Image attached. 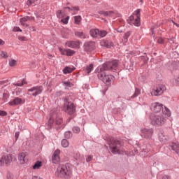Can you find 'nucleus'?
Instances as JSON below:
<instances>
[{"instance_id":"f03ea898","label":"nucleus","mask_w":179,"mask_h":179,"mask_svg":"<svg viewBox=\"0 0 179 179\" xmlns=\"http://www.w3.org/2000/svg\"><path fill=\"white\" fill-rule=\"evenodd\" d=\"M169 117H171V111L164 106V108L162 109V113L150 116L151 124L155 127H163L167 122Z\"/></svg>"},{"instance_id":"7c9ffc66","label":"nucleus","mask_w":179,"mask_h":179,"mask_svg":"<svg viewBox=\"0 0 179 179\" xmlns=\"http://www.w3.org/2000/svg\"><path fill=\"white\" fill-rule=\"evenodd\" d=\"M107 36V31L101 30L99 32V37H106Z\"/></svg>"},{"instance_id":"72a5a7b5","label":"nucleus","mask_w":179,"mask_h":179,"mask_svg":"<svg viewBox=\"0 0 179 179\" xmlns=\"http://www.w3.org/2000/svg\"><path fill=\"white\" fill-rule=\"evenodd\" d=\"M64 136L66 139H69V138H72V132L71 131H66L64 133Z\"/></svg>"},{"instance_id":"1a4fd4ad","label":"nucleus","mask_w":179,"mask_h":179,"mask_svg":"<svg viewBox=\"0 0 179 179\" xmlns=\"http://www.w3.org/2000/svg\"><path fill=\"white\" fill-rule=\"evenodd\" d=\"M165 90L166 86L161 85L154 88L151 92V94L152 96H161V94H163Z\"/></svg>"},{"instance_id":"37998d69","label":"nucleus","mask_w":179,"mask_h":179,"mask_svg":"<svg viewBox=\"0 0 179 179\" xmlns=\"http://www.w3.org/2000/svg\"><path fill=\"white\" fill-rule=\"evenodd\" d=\"M6 115H8V113L3 110H0V116L1 117H6Z\"/></svg>"},{"instance_id":"5701e85b","label":"nucleus","mask_w":179,"mask_h":179,"mask_svg":"<svg viewBox=\"0 0 179 179\" xmlns=\"http://www.w3.org/2000/svg\"><path fill=\"white\" fill-rule=\"evenodd\" d=\"M99 15H103V16H113L114 13L113 11H99Z\"/></svg>"},{"instance_id":"79ce46f5","label":"nucleus","mask_w":179,"mask_h":179,"mask_svg":"<svg viewBox=\"0 0 179 179\" xmlns=\"http://www.w3.org/2000/svg\"><path fill=\"white\" fill-rule=\"evenodd\" d=\"M18 40H20V41H27V38L25 36H18Z\"/></svg>"},{"instance_id":"de8ad7c7","label":"nucleus","mask_w":179,"mask_h":179,"mask_svg":"<svg viewBox=\"0 0 179 179\" xmlns=\"http://www.w3.org/2000/svg\"><path fill=\"white\" fill-rule=\"evenodd\" d=\"M157 43H159V44H163V43H164V40H163L162 38H159L157 39Z\"/></svg>"},{"instance_id":"a19ab883","label":"nucleus","mask_w":179,"mask_h":179,"mask_svg":"<svg viewBox=\"0 0 179 179\" xmlns=\"http://www.w3.org/2000/svg\"><path fill=\"white\" fill-rule=\"evenodd\" d=\"M60 153H61V151L59 150H56L53 155L54 157H58Z\"/></svg>"},{"instance_id":"f257e3e1","label":"nucleus","mask_w":179,"mask_h":179,"mask_svg":"<svg viewBox=\"0 0 179 179\" xmlns=\"http://www.w3.org/2000/svg\"><path fill=\"white\" fill-rule=\"evenodd\" d=\"M117 66L118 61L114 60L98 66L95 71L97 73L98 78L103 81L105 85H111V83L114 80V77L113 75L108 74L106 71H117Z\"/></svg>"},{"instance_id":"9d476101","label":"nucleus","mask_w":179,"mask_h":179,"mask_svg":"<svg viewBox=\"0 0 179 179\" xmlns=\"http://www.w3.org/2000/svg\"><path fill=\"white\" fill-rule=\"evenodd\" d=\"M43 90V88L41 86H36L28 90V92L31 96H38V94H41Z\"/></svg>"},{"instance_id":"4d7b16f0","label":"nucleus","mask_w":179,"mask_h":179,"mask_svg":"<svg viewBox=\"0 0 179 179\" xmlns=\"http://www.w3.org/2000/svg\"><path fill=\"white\" fill-rule=\"evenodd\" d=\"M125 155H127V156H134L131 152L129 154L126 152Z\"/></svg>"},{"instance_id":"b1692460","label":"nucleus","mask_w":179,"mask_h":179,"mask_svg":"<svg viewBox=\"0 0 179 179\" xmlns=\"http://www.w3.org/2000/svg\"><path fill=\"white\" fill-rule=\"evenodd\" d=\"M75 36L79 37L80 38H85L86 35L83 31H76L75 32Z\"/></svg>"},{"instance_id":"20e7f679","label":"nucleus","mask_w":179,"mask_h":179,"mask_svg":"<svg viewBox=\"0 0 179 179\" xmlns=\"http://www.w3.org/2000/svg\"><path fill=\"white\" fill-rule=\"evenodd\" d=\"M57 177L69 178L72 176V170L71 169V164H61L59 165L56 170Z\"/></svg>"},{"instance_id":"c756f323","label":"nucleus","mask_w":179,"mask_h":179,"mask_svg":"<svg viewBox=\"0 0 179 179\" xmlns=\"http://www.w3.org/2000/svg\"><path fill=\"white\" fill-rule=\"evenodd\" d=\"M17 64V61H16V60H15L13 59H10L9 60V65H10V66H16Z\"/></svg>"},{"instance_id":"864d4df0","label":"nucleus","mask_w":179,"mask_h":179,"mask_svg":"<svg viewBox=\"0 0 179 179\" xmlns=\"http://www.w3.org/2000/svg\"><path fill=\"white\" fill-rule=\"evenodd\" d=\"M30 30H32V31H36V28H34V27H31Z\"/></svg>"},{"instance_id":"3c124183","label":"nucleus","mask_w":179,"mask_h":179,"mask_svg":"<svg viewBox=\"0 0 179 179\" xmlns=\"http://www.w3.org/2000/svg\"><path fill=\"white\" fill-rule=\"evenodd\" d=\"M86 162H92V157H87V158H86Z\"/></svg>"},{"instance_id":"412c9836","label":"nucleus","mask_w":179,"mask_h":179,"mask_svg":"<svg viewBox=\"0 0 179 179\" xmlns=\"http://www.w3.org/2000/svg\"><path fill=\"white\" fill-rule=\"evenodd\" d=\"M85 73H90L92 71H93V64H90L89 66H87L85 68L83 69Z\"/></svg>"},{"instance_id":"c03bdc74","label":"nucleus","mask_w":179,"mask_h":179,"mask_svg":"<svg viewBox=\"0 0 179 179\" xmlns=\"http://www.w3.org/2000/svg\"><path fill=\"white\" fill-rule=\"evenodd\" d=\"M3 103H6V101H8V95L6 94H3Z\"/></svg>"},{"instance_id":"f3484780","label":"nucleus","mask_w":179,"mask_h":179,"mask_svg":"<svg viewBox=\"0 0 179 179\" xmlns=\"http://www.w3.org/2000/svg\"><path fill=\"white\" fill-rule=\"evenodd\" d=\"M84 45L87 51H92V50L96 48V43L94 42H87Z\"/></svg>"},{"instance_id":"c9c22d12","label":"nucleus","mask_w":179,"mask_h":179,"mask_svg":"<svg viewBox=\"0 0 179 179\" xmlns=\"http://www.w3.org/2000/svg\"><path fill=\"white\" fill-rule=\"evenodd\" d=\"M69 20V16H67L66 18H63L61 20V22L64 23V24H68V22Z\"/></svg>"},{"instance_id":"603ef678","label":"nucleus","mask_w":179,"mask_h":179,"mask_svg":"<svg viewBox=\"0 0 179 179\" xmlns=\"http://www.w3.org/2000/svg\"><path fill=\"white\" fill-rule=\"evenodd\" d=\"M162 179H170V177H169L168 176H163Z\"/></svg>"},{"instance_id":"5fc2aeb1","label":"nucleus","mask_w":179,"mask_h":179,"mask_svg":"<svg viewBox=\"0 0 179 179\" xmlns=\"http://www.w3.org/2000/svg\"><path fill=\"white\" fill-rule=\"evenodd\" d=\"M32 179H41V178H38V176H33Z\"/></svg>"},{"instance_id":"49530a36","label":"nucleus","mask_w":179,"mask_h":179,"mask_svg":"<svg viewBox=\"0 0 179 179\" xmlns=\"http://www.w3.org/2000/svg\"><path fill=\"white\" fill-rule=\"evenodd\" d=\"M18 160L20 162V164H23V163H24V158L23 157L18 158Z\"/></svg>"},{"instance_id":"a878e982","label":"nucleus","mask_w":179,"mask_h":179,"mask_svg":"<svg viewBox=\"0 0 179 179\" xmlns=\"http://www.w3.org/2000/svg\"><path fill=\"white\" fill-rule=\"evenodd\" d=\"M75 69V68H71V67H66L64 70L63 72L64 73L66 74V73H71L72 72H73V70Z\"/></svg>"},{"instance_id":"423d86ee","label":"nucleus","mask_w":179,"mask_h":179,"mask_svg":"<svg viewBox=\"0 0 179 179\" xmlns=\"http://www.w3.org/2000/svg\"><path fill=\"white\" fill-rule=\"evenodd\" d=\"M174 135V131L171 130V129L161 130L159 133V141L162 143L167 142V141L171 139Z\"/></svg>"},{"instance_id":"2eb2a0df","label":"nucleus","mask_w":179,"mask_h":179,"mask_svg":"<svg viewBox=\"0 0 179 179\" xmlns=\"http://www.w3.org/2000/svg\"><path fill=\"white\" fill-rule=\"evenodd\" d=\"M66 45L69 47L70 48H79V45H80V42L79 41H69L66 43Z\"/></svg>"},{"instance_id":"6ab92c4d","label":"nucleus","mask_w":179,"mask_h":179,"mask_svg":"<svg viewBox=\"0 0 179 179\" xmlns=\"http://www.w3.org/2000/svg\"><path fill=\"white\" fill-rule=\"evenodd\" d=\"M33 19H34V17H24L20 20V23L22 26H24V27H27L29 25L26 24V22H27L28 20H33Z\"/></svg>"},{"instance_id":"680f3d73","label":"nucleus","mask_w":179,"mask_h":179,"mask_svg":"<svg viewBox=\"0 0 179 179\" xmlns=\"http://www.w3.org/2000/svg\"><path fill=\"white\" fill-rule=\"evenodd\" d=\"M174 24H176V26H177V27H179V24H176V23H174Z\"/></svg>"},{"instance_id":"dca6fc26","label":"nucleus","mask_w":179,"mask_h":179,"mask_svg":"<svg viewBox=\"0 0 179 179\" xmlns=\"http://www.w3.org/2000/svg\"><path fill=\"white\" fill-rule=\"evenodd\" d=\"M11 162L12 158L1 157L0 158V166H8V164H10Z\"/></svg>"},{"instance_id":"0eeeda50","label":"nucleus","mask_w":179,"mask_h":179,"mask_svg":"<svg viewBox=\"0 0 179 179\" xmlns=\"http://www.w3.org/2000/svg\"><path fill=\"white\" fill-rule=\"evenodd\" d=\"M129 24H134L136 27L141 26V10L134 11L133 15L128 19Z\"/></svg>"},{"instance_id":"a211bd4d","label":"nucleus","mask_w":179,"mask_h":179,"mask_svg":"<svg viewBox=\"0 0 179 179\" xmlns=\"http://www.w3.org/2000/svg\"><path fill=\"white\" fill-rule=\"evenodd\" d=\"M100 45H101V47H106V48H111V47L114 45V43L103 39L100 41Z\"/></svg>"},{"instance_id":"bf43d9fd","label":"nucleus","mask_w":179,"mask_h":179,"mask_svg":"<svg viewBox=\"0 0 179 179\" xmlns=\"http://www.w3.org/2000/svg\"><path fill=\"white\" fill-rule=\"evenodd\" d=\"M75 156H76V157H79V156H80V154H79L78 152H77Z\"/></svg>"},{"instance_id":"58836bf2","label":"nucleus","mask_w":179,"mask_h":179,"mask_svg":"<svg viewBox=\"0 0 179 179\" xmlns=\"http://www.w3.org/2000/svg\"><path fill=\"white\" fill-rule=\"evenodd\" d=\"M73 131H74L75 134H79V132H80V128L78 127H74L73 128Z\"/></svg>"},{"instance_id":"09e8293b","label":"nucleus","mask_w":179,"mask_h":179,"mask_svg":"<svg viewBox=\"0 0 179 179\" xmlns=\"http://www.w3.org/2000/svg\"><path fill=\"white\" fill-rule=\"evenodd\" d=\"M26 156H27V155H26V153H24V152H21V153L19 155V157H26Z\"/></svg>"},{"instance_id":"4be33fe9","label":"nucleus","mask_w":179,"mask_h":179,"mask_svg":"<svg viewBox=\"0 0 179 179\" xmlns=\"http://www.w3.org/2000/svg\"><path fill=\"white\" fill-rule=\"evenodd\" d=\"M43 166V162L41 161H38L35 162V164L33 166L34 170H38L41 166Z\"/></svg>"},{"instance_id":"cd10ccee","label":"nucleus","mask_w":179,"mask_h":179,"mask_svg":"<svg viewBox=\"0 0 179 179\" xmlns=\"http://www.w3.org/2000/svg\"><path fill=\"white\" fill-rule=\"evenodd\" d=\"M69 33H71V31H69V29H64L62 32V34L64 38H66V37H68V36L69 35Z\"/></svg>"},{"instance_id":"e433bc0d","label":"nucleus","mask_w":179,"mask_h":179,"mask_svg":"<svg viewBox=\"0 0 179 179\" xmlns=\"http://www.w3.org/2000/svg\"><path fill=\"white\" fill-rule=\"evenodd\" d=\"M139 94H141V90L136 88L132 97H137V96H139Z\"/></svg>"},{"instance_id":"7ed1b4c3","label":"nucleus","mask_w":179,"mask_h":179,"mask_svg":"<svg viewBox=\"0 0 179 179\" xmlns=\"http://www.w3.org/2000/svg\"><path fill=\"white\" fill-rule=\"evenodd\" d=\"M50 127H55V128H61L62 127V119L58 114V110L54 108L50 110V119H49Z\"/></svg>"},{"instance_id":"bb28decb","label":"nucleus","mask_w":179,"mask_h":179,"mask_svg":"<svg viewBox=\"0 0 179 179\" xmlns=\"http://www.w3.org/2000/svg\"><path fill=\"white\" fill-rule=\"evenodd\" d=\"M62 146L63 148H68V146H69V141L66 139H63L62 141Z\"/></svg>"},{"instance_id":"f704fd0d","label":"nucleus","mask_w":179,"mask_h":179,"mask_svg":"<svg viewBox=\"0 0 179 179\" xmlns=\"http://www.w3.org/2000/svg\"><path fill=\"white\" fill-rule=\"evenodd\" d=\"M64 85L66 86V87H72L73 86V84H72L69 81H65L63 83Z\"/></svg>"},{"instance_id":"aec40b11","label":"nucleus","mask_w":179,"mask_h":179,"mask_svg":"<svg viewBox=\"0 0 179 179\" xmlns=\"http://www.w3.org/2000/svg\"><path fill=\"white\" fill-rule=\"evenodd\" d=\"M99 31L98 29H92L90 30V34L92 37H94V38H97L99 37Z\"/></svg>"},{"instance_id":"2f4dec72","label":"nucleus","mask_w":179,"mask_h":179,"mask_svg":"<svg viewBox=\"0 0 179 179\" xmlns=\"http://www.w3.org/2000/svg\"><path fill=\"white\" fill-rule=\"evenodd\" d=\"M82 20V17L80 16H76L74 17V22L76 24H79Z\"/></svg>"},{"instance_id":"6e6552de","label":"nucleus","mask_w":179,"mask_h":179,"mask_svg":"<svg viewBox=\"0 0 179 179\" xmlns=\"http://www.w3.org/2000/svg\"><path fill=\"white\" fill-rule=\"evenodd\" d=\"M63 110L70 115L75 114V111H76V109L75 108V104L71 101H69L66 99L63 107Z\"/></svg>"},{"instance_id":"052dcab7","label":"nucleus","mask_w":179,"mask_h":179,"mask_svg":"<svg viewBox=\"0 0 179 179\" xmlns=\"http://www.w3.org/2000/svg\"><path fill=\"white\" fill-rule=\"evenodd\" d=\"M176 81L177 82V83H179V79H178V78L176 80Z\"/></svg>"},{"instance_id":"f8f14e48","label":"nucleus","mask_w":179,"mask_h":179,"mask_svg":"<svg viewBox=\"0 0 179 179\" xmlns=\"http://www.w3.org/2000/svg\"><path fill=\"white\" fill-rule=\"evenodd\" d=\"M25 100L19 97L15 98L13 101L8 102L9 106H19L20 104H24Z\"/></svg>"},{"instance_id":"ea45409f","label":"nucleus","mask_w":179,"mask_h":179,"mask_svg":"<svg viewBox=\"0 0 179 179\" xmlns=\"http://www.w3.org/2000/svg\"><path fill=\"white\" fill-rule=\"evenodd\" d=\"M26 83V79H23L20 83H17L16 86H23V85H25Z\"/></svg>"},{"instance_id":"c85d7f7f","label":"nucleus","mask_w":179,"mask_h":179,"mask_svg":"<svg viewBox=\"0 0 179 179\" xmlns=\"http://www.w3.org/2000/svg\"><path fill=\"white\" fill-rule=\"evenodd\" d=\"M64 15H65V14L64 13V12H62V10H57V17H59V19L64 17Z\"/></svg>"},{"instance_id":"6e6d98bb","label":"nucleus","mask_w":179,"mask_h":179,"mask_svg":"<svg viewBox=\"0 0 179 179\" xmlns=\"http://www.w3.org/2000/svg\"><path fill=\"white\" fill-rule=\"evenodd\" d=\"M73 10H76V11L79 10V8H78V7H74V8H73Z\"/></svg>"},{"instance_id":"4c0bfd02","label":"nucleus","mask_w":179,"mask_h":179,"mask_svg":"<svg viewBox=\"0 0 179 179\" xmlns=\"http://www.w3.org/2000/svg\"><path fill=\"white\" fill-rule=\"evenodd\" d=\"M36 3V1L34 0H28L27 2V5H28V6H30L31 5H35Z\"/></svg>"},{"instance_id":"39448f33","label":"nucleus","mask_w":179,"mask_h":179,"mask_svg":"<svg viewBox=\"0 0 179 179\" xmlns=\"http://www.w3.org/2000/svg\"><path fill=\"white\" fill-rule=\"evenodd\" d=\"M108 145L112 153L114 155H121V152H122L121 148V141L111 138Z\"/></svg>"},{"instance_id":"8fccbe9b","label":"nucleus","mask_w":179,"mask_h":179,"mask_svg":"<svg viewBox=\"0 0 179 179\" xmlns=\"http://www.w3.org/2000/svg\"><path fill=\"white\" fill-rule=\"evenodd\" d=\"M5 44V42L3 41V40L0 39V45H3Z\"/></svg>"},{"instance_id":"e2e57ef3","label":"nucleus","mask_w":179,"mask_h":179,"mask_svg":"<svg viewBox=\"0 0 179 179\" xmlns=\"http://www.w3.org/2000/svg\"><path fill=\"white\" fill-rule=\"evenodd\" d=\"M140 2H141V3H143V0H140Z\"/></svg>"},{"instance_id":"0e129e2a","label":"nucleus","mask_w":179,"mask_h":179,"mask_svg":"<svg viewBox=\"0 0 179 179\" xmlns=\"http://www.w3.org/2000/svg\"><path fill=\"white\" fill-rule=\"evenodd\" d=\"M95 1H98V0H95Z\"/></svg>"},{"instance_id":"393cba45","label":"nucleus","mask_w":179,"mask_h":179,"mask_svg":"<svg viewBox=\"0 0 179 179\" xmlns=\"http://www.w3.org/2000/svg\"><path fill=\"white\" fill-rule=\"evenodd\" d=\"M61 162H62V161L61 160V158H59V157H52V162L54 164H59L61 163Z\"/></svg>"},{"instance_id":"4468645a","label":"nucleus","mask_w":179,"mask_h":179,"mask_svg":"<svg viewBox=\"0 0 179 179\" xmlns=\"http://www.w3.org/2000/svg\"><path fill=\"white\" fill-rule=\"evenodd\" d=\"M141 134L143 136L146 138H152V135L153 134V129H142Z\"/></svg>"},{"instance_id":"473e14b6","label":"nucleus","mask_w":179,"mask_h":179,"mask_svg":"<svg viewBox=\"0 0 179 179\" xmlns=\"http://www.w3.org/2000/svg\"><path fill=\"white\" fill-rule=\"evenodd\" d=\"M0 57L1 58L6 59L8 58V53L4 51H0Z\"/></svg>"},{"instance_id":"ddd939ff","label":"nucleus","mask_w":179,"mask_h":179,"mask_svg":"<svg viewBox=\"0 0 179 179\" xmlns=\"http://www.w3.org/2000/svg\"><path fill=\"white\" fill-rule=\"evenodd\" d=\"M59 50L62 55H67L68 57H72L75 54V51L71 49H62V48H59Z\"/></svg>"},{"instance_id":"13d9d810","label":"nucleus","mask_w":179,"mask_h":179,"mask_svg":"<svg viewBox=\"0 0 179 179\" xmlns=\"http://www.w3.org/2000/svg\"><path fill=\"white\" fill-rule=\"evenodd\" d=\"M15 136L16 139H17V138H19V134L15 133Z\"/></svg>"},{"instance_id":"a18cd8bd","label":"nucleus","mask_w":179,"mask_h":179,"mask_svg":"<svg viewBox=\"0 0 179 179\" xmlns=\"http://www.w3.org/2000/svg\"><path fill=\"white\" fill-rule=\"evenodd\" d=\"M13 31H22V29L19 27H14Z\"/></svg>"},{"instance_id":"9b49d317","label":"nucleus","mask_w":179,"mask_h":179,"mask_svg":"<svg viewBox=\"0 0 179 179\" xmlns=\"http://www.w3.org/2000/svg\"><path fill=\"white\" fill-rule=\"evenodd\" d=\"M150 108L153 113H160V111H163V110H164V108H163V104L159 102L152 103Z\"/></svg>"}]
</instances>
